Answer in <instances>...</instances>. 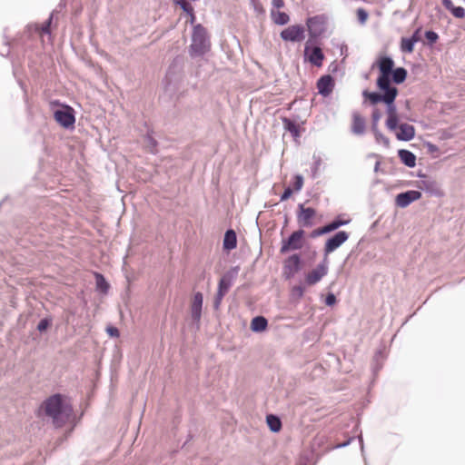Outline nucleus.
Here are the masks:
<instances>
[{
  "label": "nucleus",
  "instance_id": "nucleus-46",
  "mask_svg": "<svg viewBox=\"0 0 465 465\" xmlns=\"http://www.w3.org/2000/svg\"><path fill=\"white\" fill-rule=\"evenodd\" d=\"M272 9L279 10L280 8L283 7L284 2H283V0H272Z\"/></svg>",
  "mask_w": 465,
  "mask_h": 465
},
{
  "label": "nucleus",
  "instance_id": "nucleus-5",
  "mask_svg": "<svg viewBox=\"0 0 465 465\" xmlns=\"http://www.w3.org/2000/svg\"><path fill=\"white\" fill-rule=\"evenodd\" d=\"M304 232L302 230H298L293 232L287 240L282 241V245L281 247V252L286 253L290 251L299 250L302 247V238Z\"/></svg>",
  "mask_w": 465,
  "mask_h": 465
},
{
  "label": "nucleus",
  "instance_id": "nucleus-38",
  "mask_svg": "<svg viewBox=\"0 0 465 465\" xmlns=\"http://www.w3.org/2000/svg\"><path fill=\"white\" fill-rule=\"evenodd\" d=\"M357 17H358V20L361 24H363L368 18V13L363 8H359L357 10Z\"/></svg>",
  "mask_w": 465,
  "mask_h": 465
},
{
  "label": "nucleus",
  "instance_id": "nucleus-51",
  "mask_svg": "<svg viewBox=\"0 0 465 465\" xmlns=\"http://www.w3.org/2000/svg\"><path fill=\"white\" fill-rule=\"evenodd\" d=\"M359 440H360V443H361V450H363V441H362V437L361 435L359 436Z\"/></svg>",
  "mask_w": 465,
  "mask_h": 465
},
{
  "label": "nucleus",
  "instance_id": "nucleus-4",
  "mask_svg": "<svg viewBox=\"0 0 465 465\" xmlns=\"http://www.w3.org/2000/svg\"><path fill=\"white\" fill-rule=\"evenodd\" d=\"M211 48V43L206 31H193L190 53L193 57L203 56Z\"/></svg>",
  "mask_w": 465,
  "mask_h": 465
},
{
  "label": "nucleus",
  "instance_id": "nucleus-21",
  "mask_svg": "<svg viewBox=\"0 0 465 465\" xmlns=\"http://www.w3.org/2000/svg\"><path fill=\"white\" fill-rule=\"evenodd\" d=\"M271 18L274 24L278 25H284L289 22V15L285 12L280 10H271Z\"/></svg>",
  "mask_w": 465,
  "mask_h": 465
},
{
  "label": "nucleus",
  "instance_id": "nucleus-54",
  "mask_svg": "<svg viewBox=\"0 0 465 465\" xmlns=\"http://www.w3.org/2000/svg\"><path fill=\"white\" fill-rule=\"evenodd\" d=\"M44 33L47 34L49 36H51V33L52 31H49V30H46V31H43Z\"/></svg>",
  "mask_w": 465,
  "mask_h": 465
},
{
  "label": "nucleus",
  "instance_id": "nucleus-25",
  "mask_svg": "<svg viewBox=\"0 0 465 465\" xmlns=\"http://www.w3.org/2000/svg\"><path fill=\"white\" fill-rule=\"evenodd\" d=\"M300 262L299 255L293 254L287 259L285 268L289 270L291 273H294L299 270Z\"/></svg>",
  "mask_w": 465,
  "mask_h": 465
},
{
  "label": "nucleus",
  "instance_id": "nucleus-48",
  "mask_svg": "<svg viewBox=\"0 0 465 465\" xmlns=\"http://www.w3.org/2000/svg\"><path fill=\"white\" fill-rule=\"evenodd\" d=\"M325 233L326 232H322V228H319V229L313 231L312 236H319V235L325 234Z\"/></svg>",
  "mask_w": 465,
  "mask_h": 465
},
{
  "label": "nucleus",
  "instance_id": "nucleus-6",
  "mask_svg": "<svg viewBox=\"0 0 465 465\" xmlns=\"http://www.w3.org/2000/svg\"><path fill=\"white\" fill-rule=\"evenodd\" d=\"M55 121L64 128H70L74 126L75 122L74 115L72 108L64 106L61 109H57L54 114Z\"/></svg>",
  "mask_w": 465,
  "mask_h": 465
},
{
  "label": "nucleus",
  "instance_id": "nucleus-26",
  "mask_svg": "<svg viewBox=\"0 0 465 465\" xmlns=\"http://www.w3.org/2000/svg\"><path fill=\"white\" fill-rule=\"evenodd\" d=\"M350 220H341V219H335L331 223H328L327 225L322 227V232H331L332 231L337 230L342 225L348 224Z\"/></svg>",
  "mask_w": 465,
  "mask_h": 465
},
{
  "label": "nucleus",
  "instance_id": "nucleus-8",
  "mask_svg": "<svg viewBox=\"0 0 465 465\" xmlns=\"http://www.w3.org/2000/svg\"><path fill=\"white\" fill-rule=\"evenodd\" d=\"M304 56L312 64L321 67L324 59V54L319 46L310 47L309 43L304 48Z\"/></svg>",
  "mask_w": 465,
  "mask_h": 465
},
{
  "label": "nucleus",
  "instance_id": "nucleus-9",
  "mask_svg": "<svg viewBox=\"0 0 465 465\" xmlns=\"http://www.w3.org/2000/svg\"><path fill=\"white\" fill-rule=\"evenodd\" d=\"M400 117L398 116L397 127L395 130H391V132H396L395 135L400 141H411L415 136V129L411 124L403 123L399 124Z\"/></svg>",
  "mask_w": 465,
  "mask_h": 465
},
{
  "label": "nucleus",
  "instance_id": "nucleus-44",
  "mask_svg": "<svg viewBox=\"0 0 465 465\" xmlns=\"http://www.w3.org/2000/svg\"><path fill=\"white\" fill-rule=\"evenodd\" d=\"M304 292V289L302 286H294L292 288V295L302 298Z\"/></svg>",
  "mask_w": 465,
  "mask_h": 465
},
{
  "label": "nucleus",
  "instance_id": "nucleus-50",
  "mask_svg": "<svg viewBox=\"0 0 465 465\" xmlns=\"http://www.w3.org/2000/svg\"><path fill=\"white\" fill-rule=\"evenodd\" d=\"M380 165H381V162H380V161L376 162L375 166H374V172H375V173H378V172H379V170H380Z\"/></svg>",
  "mask_w": 465,
  "mask_h": 465
},
{
  "label": "nucleus",
  "instance_id": "nucleus-16",
  "mask_svg": "<svg viewBox=\"0 0 465 465\" xmlns=\"http://www.w3.org/2000/svg\"><path fill=\"white\" fill-rule=\"evenodd\" d=\"M351 132L357 135L363 134L365 132V120L358 113L352 114Z\"/></svg>",
  "mask_w": 465,
  "mask_h": 465
},
{
  "label": "nucleus",
  "instance_id": "nucleus-32",
  "mask_svg": "<svg viewBox=\"0 0 465 465\" xmlns=\"http://www.w3.org/2000/svg\"><path fill=\"white\" fill-rule=\"evenodd\" d=\"M326 441V437L324 435H317L312 443V452L318 454V449L324 444Z\"/></svg>",
  "mask_w": 465,
  "mask_h": 465
},
{
  "label": "nucleus",
  "instance_id": "nucleus-49",
  "mask_svg": "<svg viewBox=\"0 0 465 465\" xmlns=\"http://www.w3.org/2000/svg\"><path fill=\"white\" fill-rule=\"evenodd\" d=\"M287 29L296 30V29H304V28L300 25H294L289 26Z\"/></svg>",
  "mask_w": 465,
  "mask_h": 465
},
{
  "label": "nucleus",
  "instance_id": "nucleus-1",
  "mask_svg": "<svg viewBox=\"0 0 465 465\" xmlns=\"http://www.w3.org/2000/svg\"><path fill=\"white\" fill-rule=\"evenodd\" d=\"M377 64L380 70L377 86L382 94L364 91L363 96L367 98L371 104H377L381 102L386 104V127L388 130H395L398 123V112L394 101L398 94V89L392 86L391 83L394 62L389 56H382L378 60Z\"/></svg>",
  "mask_w": 465,
  "mask_h": 465
},
{
  "label": "nucleus",
  "instance_id": "nucleus-28",
  "mask_svg": "<svg viewBox=\"0 0 465 465\" xmlns=\"http://www.w3.org/2000/svg\"><path fill=\"white\" fill-rule=\"evenodd\" d=\"M282 122L284 129L290 132L293 137L296 138L300 136L299 126L293 121L288 118H283Z\"/></svg>",
  "mask_w": 465,
  "mask_h": 465
},
{
  "label": "nucleus",
  "instance_id": "nucleus-20",
  "mask_svg": "<svg viewBox=\"0 0 465 465\" xmlns=\"http://www.w3.org/2000/svg\"><path fill=\"white\" fill-rule=\"evenodd\" d=\"M419 187L421 190H425L431 194L437 195L440 193V189L438 187L437 183L430 179H426V180L420 181Z\"/></svg>",
  "mask_w": 465,
  "mask_h": 465
},
{
  "label": "nucleus",
  "instance_id": "nucleus-7",
  "mask_svg": "<svg viewBox=\"0 0 465 465\" xmlns=\"http://www.w3.org/2000/svg\"><path fill=\"white\" fill-rule=\"evenodd\" d=\"M349 238V234L344 231H340L335 233L332 237L329 238L324 246V254H328L338 249L342 243H344Z\"/></svg>",
  "mask_w": 465,
  "mask_h": 465
},
{
  "label": "nucleus",
  "instance_id": "nucleus-40",
  "mask_svg": "<svg viewBox=\"0 0 465 465\" xmlns=\"http://www.w3.org/2000/svg\"><path fill=\"white\" fill-rule=\"evenodd\" d=\"M224 296H225V294H223L222 292H217L216 296L214 298V302H213L214 309H216V310L219 309Z\"/></svg>",
  "mask_w": 465,
  "mask_h": 465
},
{
  "label": "nucleus",
  "instance_id": "nucleus-19",
  "mask_svg": "<svg viewBox=\"0 0 465 465\" xmlns=\"http://www.w3.org/2000/svg\"><path fill=\"white\" fill-rule=\"evenodd\" d=\"M419 31H415L414 35L410 38H402L401 43V50L403 53H411L416 42L420 40L418 36Z\"/></svg>",
  "mask_w": 465,
  "mask_h": 465
},
{
  "label": "nucleus",
  "instance_id": "nucleus-17",
  "mask_svg": "<svg viewBox=\"0 0 465 465\" xmlns=\"http://www.w3.org/2000/svg\"><path fill=\"white\" fill-rule=\"evenodd\" d=\"M455 1L460 2L461 0ZM442 5L457 18H462L465 15V9L462 6H456L452 0H442Z\"/></svg>",
  "mask_w": 465,
  "mask_h": 465
},
{
  "label": "nucleus",
  "instance_id": "nucleus-15",
  "mask_svg": "<svg viewBox=\"0 0 465 465\" xmlns=\"http://www.w3.org/2000/svg\"><path fill=\"white\" fill-rule=\"evenodd\" d=\"M203 294L196 292L193 296L191 312L193 321L199 322L201 319L202 307H203Z\"/></svg>",
  "mask_w": 465,
  "mask_h": 465
},
{
  "label": "nucleus",
  "instance_id": "nucleus-35",
  "mask_svg": "<svg viewBox=\"0 0 465 465\" xmlns=\"http://www.w3.org/2000/svg\"><path fill=\"white\" fill-rule=\"evenodd\" d=\"M381 118V112L378 109H374L371 114V130H376L378 128L379 122Z\"/></svg>",
  "mask_w": 465,
  "mask_h": 465
},
{
  "label": "nucleus",
  "instance_id": "nucleus-39",
  "mask_svg": "<svg viewBox=\"0 0 465 465\" xmlns=\"http://www.w3.org/2000/svg\"><path fill=\"white\" fill-rule=\"evenodd\" d=\"M294 189L300 191L303 185V177L300 174L295 175Z\"/></svg>",
  "mask_w": 465,
  "mask_h": 465
},
{
  "label": "nucleus",
  "instance_id": "nucleus-53",
  "mask_svg": "<svg viewBox=\"0 0 465 465\" xmlns=\"http://www.w3.org/2000/svg\"><path fill=\"white\" fill-rule=\"evenodd\" d=\"M50 20H51V18L49 19V21ZM49 26H50V23L47 25L42 26L40 29H42V30L49 29Z\"/></svg>",
  "mask_w": 465,
  "mask_h": 465
},
{
  "label": "nucleus",
  "instance_id": "nucleus-42",
  "mask_svg": "<svg viewBox=\"0 0 465 465\" xmlns=\"http://www.w3.org/2000/svg\"><path fill=\"white\" fill-rule=\"evenodd\" d=\"M49 321L47 319H43L39 322L38 325H37V330L39 331H45L48 326H49Z\"/></svg>",
  "mask_w": 465,
  "mask_h": 465
},
{
  "label": "nucleus",
  "instance_id": "nucleus-37",
  "mask_svg": "<svg viewBox=\"0 0 465 465\" xmlns=\"http://www.w3.org/2000/svg\"><path fill=\"white\" fill-rule=\"evenodd\" d=\"M96 285L101 292H106L108 289V284L106 283L105 280L102 275L99 274L96 275Z\"/></svg>",
  "mask_w": 465,
  "mask_h": 465
},
{
  "label": "nucleus",
  "instance_id": "nucleus-30",
  "mask_svg": "<svg viewBox=\"0 0 465 465\" xmlns=\"http://www.w3.org/2000/svg\"><path fill=\"white\" fill-rule=\"evenodd\" d=\"M174 3L192 18L193 17V7L188 0H174Z\"/></svg>",
  "mask_w": 465,
  "mask_h": 465
},
{
  "label": "nucleus",
  "instance_id": "nucleus-47",
  "mask_svg": "<svg viewBox=\"0 0 465 465\" xmlns=\"http://www.w3.org/2000/svg\"><path fill=\"white\" fill-rule=\"evenodd\" d=\"M106 331L112 337L116 336V327L109 326L106 328Z\"/></svg>",
  "mask_w": 465,
  "mask_h": 465
},
{
  "label": "nucleus",
  "instance_id": "nucleus-52",
  "mask_svg": "<svg viewBox=\"0 0 465 465\" xmlns=\"http://www.w3.org/2000/svg\"><path fill=\"white\" fill-rule=\"evenodd\" d=\"M193 29H194V30H197V29H203V27L201 25H197L193 26Z\"/></svg>",
  "mask_w": 465,
  "mask_h": 465
},
{
  "label": "nucleus",
  "instance_id": "nucleus-18",
  "mask_svg": "<svg viewBox=\"0 0 465 465\" xmlns=\"http://www.w3.org/2000/svg\"><path fill=\"white\" fill-rule=\"evenodd\" d=\"M398 155L406 166L412 168L416 165V156L412 152L406 149H401L398 152Z\"/></svg>",
  "mask_w": 465,
  "mask_h": 465
},
{
  "label": "nucleus",
  "instance_id": "nucleus-31",
  "mask_svg": "<svg viewBox=\"0 0 465 465\" xmlns=\"http://www.w3.org/2000/svg\"><path fill=\"white\" fill-rule=\"evenodd\" d=\"M239 271L240 268L238 266L232 267L223 275L222 279L232 284L238 276Z\"/></svg>",
  "mask_w": 465,
  "mask_h": 465
},
{
  "label": "nucleus",
  "instance_id": "nucleus-24",
  "mask_svg": "<svg viewBox=\"0 0 465 465\" xmlns=\"http://www.w3.org/2000/svg\"><path fill=\"white\" fill-rule=\"evenodd\" d=\"M236 234L232 230H228L225 232L223 239V248L227 250H232L236 247Z\"/></svg>",
  "mask_w": 465,
  "mask_h": 465
},
{
  "label": "nucleus",
  "instance_id": "nucleus-22",
  "mask_svg": "<svg viewBox=\"0 0 465 465\" xmlns=\"http://www.w3.org/2000/svg\"><path fill=\"white\" fill-rule=\"evenodd\" d=\"M304 31H281V37L285 41L300 42L304 38Z\"/></svg>",
  "mask_w": 465,
  "mask_h": 465
},
{
  "label": "nucleus",
  "instance_id": "nucleus-23",
  "mask_svg": "<svg viewBox=\"0 0 465 465\" xmlns=\"http://www.w3.org/2000/svg\"><path fill=\"white\" fill-rule=\"evenodd\" d=\"M267 325L268 322L263 316H257L252 320L251 329L252 331L261 332L267 328Z\"/></svg>",
  "mask_w": 465,
  "mask_h": 465
},
{
  "label": "nucleus",
  "instance_id": "nucleus-11",
  "mask_svg": "<svg viewBox=\"0 0 465 465\" xmlns=\"http://www.w3.org/2000/svg\"><path fill=\"white\" fill-rule=\"evenodd\" d=\"M328 272V266L325 262L317 265L315 269L306 275V283L314 285L319 282Z\"/></svg>",
  "mask_w": 465,
  "mask_h": 465
},
{
  "label": "nucleus",
  "instance_id": "nucleus-33",
  "mask_svg": "<svg viewBox=\"0 0 465 465\" xmlns=\"http://www.w3.org/2000/svg\"><path fill=\"white\" fill-rule=\"evenodd\" d=\"M143 144L150 152L153 153L157 143L155 139L151 134H148L143 138Z\"/></svg>",
  "mask_w": 465,
  "mask_h": 465
},
{
  "label": "nucleus",
  "instance_id": "nucleus-29",
  "mask_svg": "<svg viewBox=\"0 0 465 465\" xmlns=\"http://www.w3.org/2000/svg\"><path fill=\"white\" fill-rule=\"evenodd\" d=\"M391 76L395 84H401L407 77V71L403 67H399L392 71Z\"/></svg>",
  "mask_w": 465,
  "mask_h": 465
},
{
  "label": "nucleus",
  "instance_id": "nucleus-45",
  "mask_svg": "<svg viewBox=\"0 0 465 465\" xmlns=\"http://www.w3.org/2000/svg\"><path fill=\"white\" fill-rule=\"evenodd\" d=\"M292 194V190L290 187H287L281 196V201L283 202V201L288 200Z\"/></svg>",
  "mask_w": 465,
  "mask_h": 465
},
{
  "label": "nucleus",
  "instance_id": "nucleus-43",
  "mask_svg": "<svg viewBox=\"0 0 465 465\" xmlns=\"http://www.w3.org/2000/svg\"><path fill=\"white\" fill-rule=\"evenodd\" d=\"M336 297L333 293H329L327 296H326V299H325V304L328 305V306H332L336 303Z\"/></svg>",
  "mask_w": 465,
  "mask_h": 465
},
{
  "label": "nucleus",
  "instance_id": "nucleus-34",
  "mask_svg": "<svg viewBox=\"0 0 465 465\" xmlns=\"http://www.w3.org/2000/svg\"><path fill=\"white\" fill-rule=\"evenodd\" d=\"M374 134L375 140L378 143H382L386 147L390 145V140L385 135H383L379 129L371 130Z\"/></svg>",
  "mask_w": 465,
  "mask_h": 465
},
{
  "label": "nucleus",
  "instance_id": "nucleus-27",
  "mask_svg": "<svg viewBox=\"0 0 465 465\" xmlns=\"http://www.w3.org/2000/svg\"><path fill=\"white\" fill-rule=\"evenodd\" d=\"M266 421L270 430L273 432H278L282 428L281 420L275 415H267Z\"/></svg>",
  "mask_w": 465,
  "mask_h": 465
},
{
  "label": "nucleus",
  "instance_id": "nucleus-55",
  "mask_svg": "<svg viewBox=\"0 0 465 465\" xmlns=\"http://www.w3.org/2000/svg\"><path fill=\"white\" fill-rule=\"evenodd\" d=\"M348 444H349V442H345V443H343V444H340V445H338V447H344V446H347Z\"/></svg>",
  "mask_w": 465,
  "mask_h": 465
},
{
  "label": "nucleus",
  "instance_id": "nucleus-14",
  "mask_svg": "<svg viewBox=\"0 0 465 465\" xmlns=\"http://www.w3.org/2000/svg\"><path fill=\"white\" fill-rule=\"evenodd\" d=\"M329 16L325 14L317 15L307 19V29H325Z\"/></svg>",
  "mask_w": 465,
  "mask_h": 465
},
{
  "label": "nucleus",
  "instance_id": "nucleus-36",
  "mask_svg": "<svg viewBox=\"0 0 465 465\" xmlns=\"http://www.w3.org/2000/svg\"><path fill=\"white\" fill-rule=\"evenodd\" d=\"M232 284L229 282H226L221 278L218 284V292H222L223 294H226Z\"/></svg>",
  "mask_w": 465,
  "mask_h": 465
},
{
  "label": "nucleus",
  "instance_id": "nucleus-3",
  "mask_svg": "<svg viewBox=\"0 0 465 465\" xmlns=\"http://www.w3.org/2000/svg\"><path fill=\"white\" fill-rule=\"evenodd\" d=\"M163 86L164 94L170 99L178 98L183 94L185 86L183 58L177 56L173 60L163 80Z\"/></svg>",
  "mask_w": 465,
  "mask_h": 465
},
{
  "label": "nucleus",
  "instance_id": "nucleus-13",
  "mask_svg": "<svg viewBox=\"0 0 465 465\" xmlns=\"http://www.w3.org/2000/svg\"><path fill=\"white\" fill-rule=\"evenodd\" d=\"M334 87L333 78L330 75L322 76L317 82V88L320 94L322 96H328L332 92Z\"/></svg>",
  "mask_w": 465,
  "mask_h": 465
},
{
  "label": "nucleus",
  "instance_id": "nucleus-10",
  "mask_svg": "<svg viewBox=\"0 0 465 465\" xmlns=\"http://www.w3.org/2000/svg\"><path fill=\"white\" fill-rule=\"evenodd\" d=\"M420 197L421 193L419 191L411 190L399 193L396 196L395 203L397 206L401 208H405L413 202L419 200Z\"/></svg>",
  "mask_w": 465,
  "mask_h": 465
},
{
  "label": "nucleus",
  "instance_id": "nucleus-41",
  "mask_svg": "<svg viewBox=\"0 0 465 465\" xmlns=\"http://www.w3.org/2000/svg\"><path fill=\"white\" fill-rule=\"evenodd\" d=\"M426 38L427 40L432 44L434 42H436V40L438 39V35L436 34L435 31H426Z\"/></svg>",
  "mask_w": 465,
  "mask_h": 465
},
{
  "label": "nucleus",
  "instance_id": "nucleus-12",
  "mask_svg": "<svg viewBox=\"0 0 465 465\" xmlns=\"http://www.w3.org/2000/svg\"><path fill=\"white\" fill-rule=\"evenodd\" d=\"M299 210L297 215L299 224L303 227H312V220L316 214L315 210L311 207L305 208L302 204L299 205Z\"/></svg>",
  "mask_w": 465,
  "mask_h": 465
},
{
  "label": "nucleus",
  "instance_id": "nucleus-2",
  "mask_svg": "<svg viewBox=\"0 0 465 465\" xmlns=\"http://www.w3.org/2000/svg\"><path fill=\"white\" fill-rule=\"evenodd\" d=\"M41 410L52 420L56 428L69 422L73 416V407L70 401L61 394L47 398L42 404Z\"/></svg>",
  "mask_w": 465,
  "mask_h": 465
}]
</instances>
